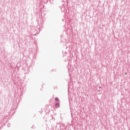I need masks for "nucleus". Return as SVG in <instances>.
<instances>
[{
    "instance_id": "obj_1",
    "label": "nucleus",
    "mask_w": 130,
    "mask_h": 130,
    "mask_svg": "<svg viewBox=\"0 0 130 130\" xmlns=\"http://www.w3.org/2000/svg\"><path fill=\"white\" fill-rule=\"evenodd\" d=\"M55 107H59V103H57L55 104Z\"/></svg>"
},
{
    "instance_id": "obj_2",
    "label": "nucleus",
    "mask_w": 130,
    "mask_h": 130,
    "mask_svg": "<svg viewBox=\"0 0 130 130\" xmlns=\"http://www.w3.org/2000/svg\"><path fill=\"white\" fill-rule=\"evenodd\" d=\"M55 101H59V99H58V98H56L55 99Z\"/></svg>"
}]
</instances>
